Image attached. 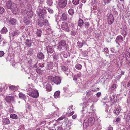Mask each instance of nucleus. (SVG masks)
Masks as SVG:
<instances>
[{
  "label": "nucleus",
  "instance_id": "1",
  "mask_svg": "<svg viewBox=\"0 0 130 130\" xmlns=\"http://www.w3.org/2000/svg\"><path fill=\"white\" fill-rule=\"evenodd\" d=\"M95 122L94 118L93 117H90L88 119H85L83 123V127L84 129H86L89 125L91 126L94 124Z\"/></svg>",
  "mask_w": 130,
  "mask_h": 130
},
{
  "label": "nucleus",
  "instance_id": "2",
  "mask_svg": "<svg viewBox=\"0 0 130 130\" xmlns=\"http://www.w3.org/2000/svg\"><path fill=\"white\" fill-rule=\"evenodd\" d=\"M57 48L60 51L66 50L68 48V47H67L65 41L64 40L60 41L58 43Z\"/></svg>",
  "mask_w": 130,
  "mask_h": 130
},
{
  "label": "nucleus",
  "instance_id": "3",
  "mask_svg": "<svg viewBox=\"0 0 130 130\" xmlns=\"http://www.w3.org/2000/svg\"><path fill=\"white\" fill-rule=\"evenodd\" d=\"M27 90V91H29L28 94L30 96L35 98L38 97L39 93L37 90L32 89L31 88H30Z\"/></svg>",
  "mask_w": 130,
  "mask_h": 130
},
{
  "label": "nucleus",
  "instance_id": "4",
  "mask_svg": "<svg viewBox=\"0 0 130 130\" xmlns=\"http://www.w3.org/2000/svg\"><path fill=\"white\" fill-rule=\"evenodd\" d=\"M38 10V15L39 18H44L46 16L47 12L45 9L43 7H39L37 9Z\"/></svg>",
  "mask_w": 130,
  "mask_h": 130
},
{
  "label": "nucleus",
  "instance_id": "5",
  "mask_svg": "<svg viewBox=\"0 0 130 130\" xmlns=\"http://www.w3.org/2000/svg\"><path fill=\"white\" fill-rule=\"evenodd\" d=\"M38 20V24L40 27H42L44 24L46 26H49L48 20L46 19L44 20V18H39Z\"/></svg>",
  "mask_w": 130,
  "mask_h": 130
},
{
  "label": "nucleus",
  "instance_id": "6",
  "mask_svg": "<svg viewBox=\"0 0 130 130\" xmlns=\"http://www.w3.org/2000/svg\"><path fill=\"white\" fill-rule=\"evenodd\" d=\"M20 33L19 31L18 30H15L13 31L12 32H9V34L10 40H13L14 39V37L18 36L20 34Z\"/></svg>",
  "mask_w": 130,
  "mask_h": 130
},
{
  "label": "nucleus",
  "instance_id": "7",
  "mask_svg": "<svg viewBox=\"0 0 130 130\" xmlns=\"http://www.w3.org/2000/svg\"><path fill=\"white\" fill-rule=\"evenodd\" d=\"M67 4V0H59L58 5L59 7L62 8H64Z\"/></svg>",
  "mask_w": 130,
  "mask_h": 130
},
{
  "label": "nucleus",
  "instance_id": "8",
  "mask_svg": "<svg viewBox=\"0 0 130 130\" xmlns=\"http://www.w3.org/2000/svg\"><path fill=\"white\" fill-rule=\"evenodd\" d=\"M10 9L14 14L17 13L19 11V9L17 8L16 4L14 3H13L12 6Z\"/></svg>",
  "mask_w": 130,
  "mask_h": 130
},
{
  "label": "nucleus",
  "instance_id": "9",
  "mask_svg": "<svg viewBox=\"0 0 130 130\" xmlns=\"http://www.w3.org/2000/svg\"><path fill=\"white\" fill-rule=\"evenodd\" d=\"M107 22L109 25L112 24L114 22V18L113 15L111 14H109L107 17Z\"/></svg>",
  "mask_w": 130,
  "mask_h": 130
},
{
  "label": "nucleus",
  "instance_id": "10",
  "mask_svg": "<svg viewBox=\"0 0 130 130\" xmlns=\"http://www.w3.org/2000/svg\"><path fill=\"white\" fill-rule=\"evenodd\" d=\"M68 24L64 22H63L61 24V28L62 30L66 31L69 32L70 31V29L68 27Z\"/></svg>",
  "mask_w": 130,
  "mask_h": 130
},
{
  "label": "nucleus",
  "instance_id": "11",
  "mask_svg": "<svg viewBox=\"0 0 130 130\" xmlns=\"http://www.w3.org/2000/svg\"><path fill=\"white\" fill-rule=\"evenodd\" d=\"M110 99V100L109 102L110 103V106H112L113 105L116 103V101L117 100V97L116 96V95L113 94L111 96Z\"/></svg>",
  "mask_w": 130,
  "mask_h": 130
},
{
  "label": "nucleus",
  "instance_id": "12",
  "mask_svg": "<svg viewBox=\"0 0 130 130\" xmlns=\"http://www.w3.org/2000/svg\"><path fill=\"white\" fill-rule=\"evenodd\" d=\"M5 100L8 103H10L14 101V97L12 96H7L5 98Z\"/></svg>",
  "mask_w": 130,
  "mask_h": 130
},
{
  "label": "nucleus",
  "instance_id": "13",
  "mask_svg": "<svg viewBox=\"0 0 130 130\" xmlns=\"http://www.w3.org/2000/svg\"><path fill=\"white\" fill-rule=\"evenodd\" d=\"M26 13L29 18H31L33 16V13L32 10L30 8H27L26 10Z\"/></svg>",
  "mask_w": 130,
  "mask_h": 130
},
{
  "label": "nucleus",
  "instance_id": "14",
  "mask_svg": "<svg viewBox=\"0 0 130 130\" xmlns=\"http://www.w3.org/2000/svg\"><path fill=\"white\" fill-rule=\"evenodd\" d=\"M54 46L48 45L46 46V49L47 50V53H49L50 54L53 53L55 52L54 47Z\"/></svg>",
  "mask_w": 130,
  "mask_h": 130
},
{
  "label": "nucleus",
  "instance_id": "15",
  "mask_svg": "<svg viewBox=\"0 0 130 130\" xmlns=\"http://www.w3.org/2000/svg\"><path fill=\"white\" fill-rule=\"evenodd\" d=\"M25 45L28 47H30L34 44L33 41L31 39H26L25 42Z\"/></svg>",
  "mask_w": 130,
  "mask_h": 130
},
{
  "label": "nucleus",
  "instance_id": "16",
  "mask_svg": "<svg viewBox=\"0 0 130 130\" xmlns=\"http://www.w3.org/2000/svg\"><path fill=\"white\" fill-rule=\"evenodd\" d=\"M62 78L58 76L54 77V82L57 85L60 84L61 83Z\"/></svg>",
  "mask_w": 130,
  "mask_h": 130
},
{
  "label": "nucleus",
  "instance_id": "17",
  "mask_svg": "<svg viewBox=\"0 0 130 130\" xmlns=\"http://www.w3.org/2000/svg\"><path fill=\"white\" fill-rule=\"evenodd\" d=\"M45 55L41 52H38L37 53V57L39 60H43L45 58Z\"/></svg>",
  "mask_w": 130,
  "mask_h": 130
},
{
  "label": "nucleus",
  "instance_id": "18",
  "mask_svg": "<svg viewBox=\"0 0 130 130\" xmlns=\"http://www.w3.org/2000/svg\"><path fill=\"white\" fill-rule=\"evenodd\" d=\"M124 39L123 37L120 35L117 37L115 41L116 43L119 44V43L122 41H123Z\"/></svg>",
  "mask_w": 130,
  "mask_h": 130
},
{
  "label": "nucleus",
  "instance_id": "19",
  "mask_svg": "<svg viewBox=\"0 0 130 130\" xmlns=\"http://www.w3.org/2000/svg\"><path fill=\"white\" fill-rule=\"evenodd\" d=\"M98 4L96 0H92V6L94 10H96L97 8Z\"/></svg>",
  "mask_w": 130,
  "mask_h": 130
},
{
  "label": "nucleus",
  "instance_id": "20",
  "mask_svg": "<svg viewBox=\"0 0 130 130\" xmlns=\"http://www.w3.org/2000/svg\"><path fill=\"white\" fill-rule=\"evenodd\" d=\"M28 17H24L23 18L24 23L27 25H29L30 24V19Z\"/></svg>",
  "mask_w": 130,
  "mask_h": 130
},
{
  "label": "nucleus",
  "instance_id": "21",
  "mask_svg": "<svg viewBox=\"0 0 130 130\" xmlns=\"http://www.w3.org/2000/svg\"><path fill=\"white\" fill-rule=\"evenodd\" d=\"M16 20L13 18H10L8 20V22L12 25H15L16 24Z\"/></svg>",
  "mask_w": 130,
  "mask_h": 130
},
{
  "label": "nucleus",
  "instance_id": "22",
  "mask_svg": "<svg viewBox=\"0 0 130 130\" xmlns=\"http://www.w3.org/2000/svg\"><path fill=\"white\" fill-rule=\"evenodd\" d=\"M68 15L67 13H63L62 15L61 19L63 21H66L67 20V17Z\"/></svg>",
  "mask_w": 130,
  "mask_h": 130
},
{
  "label": "nucleus",
  "instance_id": "23",
  "mask_svg": "<svg viewBox=\"0 0 130 130\" xmlns=\"http://www.w3.org/2000/svg\"><path fill=\"white\" fill-rule=\"evenodd\" d=\"M2 122L4 125H8L10 123L9 119L7 118H3L2 120Z\"/></svg>",
  "mask_w": 130,
  "mask_h": 130
},
{
  "label": "nucleus",
  "instance_id": "24",
  "mask_svg": "<svg viewBox=\"0 0 130 130\" xmlns=\"http://www.w3.org/2000/svg\"><path fill=\"white\" fill-rule=\"evenodd\" d=\"M13 4L11 1L10 0L7 1L6 4L7 8L8 9H11Z\"/></svg>",
  "mask_w": 130,
  "mask_h": 130
},
{
  "label": "nucleus",
  "instance_id": "25",
  "mask_svg": "<svg viewBox=\"0 0 130 130\" xmlns=\"http://www.w3.org/2000/svg\"><path fill=\"white\" fill-rule=\"evenodd\" d=\"M54 61H57L59 58L58 55L56 53H54L52 55Z\"/></svg>",
  "mask_w": 130,
  "mask_h": 130
},
{
  "label": "nucleus",
  "instance_id": "26",
  "mask_svg": "<svg viewBox=\"0 0 130 130\" xmlns=\"http://www.w3.org/2000/svg\"><path fill=\"white\" fill-rule=\"evenodd\" d=\"M42 31L40 29H37L36 31V35L39 37L41 36Z\"/></svg>",
  "mask_w": 130,
  "mask_h": 130
},
{
  "label": "nucleus",
  "instance_id": "27",
  "mask_svg": "<svg viewBox=\"0 0 130 130\" xmlns=\"http://www.w3.org/2000/svg\"><path fill=\"white\" fill-rule=\"evenodd\" d=\"M61 68L62 70L63 71H64L66 73H67L66 72H69V69L68 66H61Z\"/></svg>",
  "mask_w": 130,
  "mask_h": 130
},
{
  "label": "nucleus",
  "instance_id": "28",
  "mask_svg": "<svg viewBox=\"0 0 130 130\" xmlns=\"http://www.w3.org/2000/svg\"><path fill=\"white\" fill-rule=\"evenodd\" d=\"M90 25V23L89 22H84V26H85V28L87 30V32H88L89 30L90 29V28L88 29Z\"/></svg>",
  "mask_w": 130,
  "mask_h": 130
},
{
  "label": "nucleus",
  "instance_id": "29",
  "mask_svg": "<svg viewBox=\"0 0 130 130\" xmlns=\"http://www.w3.org/2000/svg\"><path fill=\"white\" fill-rule=\"evenodd\" d=\"M62 56L63 57L67 58L70 56V53L68 51H65L63 53Z\"/></svg>",
  "mask_w": 130,
  "mask_h": 130
},
{
  "label": "nucleus",
  "instance_id": "30",
  "mask_svg": "<svg viewBox=\"0 0 130 130\" xmlns=\"http://www.w3.org/2000/svg\"><path fill=\"white\" fill-rule=\"evenodd\" d=\"M46 88L47 91L50 92L51 91L52 89V87L51 85L48 83H47L46 85Z\"/></svg>",
  "mask_w": 130,
  "mask_h": 130
},
{
  "label": "nucleus",
  "instance_id": "31",
  "mask_svg": "<svg viewBox=\"0 0 130 130\" xmlns=\"http://www.w3.org/2000/svg\"><path fill=\"white\" fill-rule=\"evenodd\" d=\"M47 69L49 70L52 69L53 68V63L52 62H47Z\"/></svg>",
  "mask_w": 130,
  "mask_h": 130
},
{
  "label": "nucleus",
  "instance_id": "32",
  "mask_svg": "<svg viewBox=\"0 0 130 130\" xmlns=\"http://www.w3.org/2000/svg\"><path fill=\"white\" fill-rule=\"evenodd\" d=\"M84 21L81 18H79V19L78 22L77 24L78 26L79 27H81L83 25Z\"/></svg>",
  "mask_w": 130,
  "mask_h": 130
},
{
  "label": "nucleus",
  "instance_id": "33",
  "mask_svg": "<svg viewBox=\"0 0 130 130\" xmlns=\"http://www.w3.org/2000/svg\"><path fill=\"white\" fill-rule=\"evenodd\" d=\"M9 89L10 90L13 91H15L17 90V87L15 86L12 85L9 86Z\"/></svg>",
  "mask_w": 130,
  "mask_h": 130
},
{
  "label": "nucleus",
  "instance_id": "34",
  "mask_svg": "<svg viewBox=\"0 0 130 130\" xmlns=\"http://www.w3.org/2000/svg\"><path fill=\"white\" fill-rule=\"evenodd\" d=\"M19 97L21 99H23L24 100H26V97L25 95L22 93H20L19 94Z\"/></svg>",
  "mask_w": 130,
  "mask_h": 130
},
{
  "label": "nucleus",
  "instance_id": "35",
  "mask_svg": "<svg viewBox=\"0 0 130 130\" xmlns=\"http://www.w3.org/2000/svg\"><path fill=\"white\" fill-rule=\"evenodd\" d=\"M60 92V91H56L54 95V96L56 98H58L59 97Z\"/></svg>",
  "mask_w": 130,
  "mask_h": 130
},
{
  "label": "nucleus",
  "instance_id": "36",
  "mask_svg": "<svg viewBox=\"0 0 130 130\" xmlns=\"http://www.w3.org/2000/svg\"><path fill=\"white\" fill-rule=\"evenodd\" d=\"M127 34V32L126 30V27L124 26L123 28V35L125 37L126 36Z\"/></svg>",
  "mask_w": 130,
  "mask_h": 130
},
{
  "label": "nucleus",
  "instance_id": "37",
  "mask_svg": "<svg viewBox=\"0 0 130 130\" xmlns=\"http://www.w3.org/2000/svg\"><path fill=\"white\" fill-rule=\"evenodd\" d=\"M0 32L2 34H5L7 32L8 30L6 27H4L2 28Z\"/></svg>",
  "mask_w": 130,
  "mask_h": 130
},
{
  "label": "nucleus",
  "instance_id": "38",
  "mask_svg": "<svg viewBox=\"0 0 130 130\" xmlns=\"http://www.w3.org/2000/svg\"><path fill=\"white\" fill-rule=\"evenodd\" d=\"M10 117L12 119H17L18 118L17 115L15 114H11L10 116Z\"/></svg>",
  "mask_w": 130,
  "mask_h": 130
},
{
  "label": "nucleus",
  "instance_id": "39",
  "mask_svg": "<svg viewBox=\"0 0 130 130\" xmlns=\"http://www.w3.org/2000/svg\"><path fill=\"white\" fill-rule=\"evenodd\" d=\"M120 110V108H116L114 110V113L115 114L118 115L119 114Z\"/></svg>",
  "mask_w": 130,
  "mask_h": 130
},
{
  "label": "nucleus",
  "instance_id": "40",
  "mask_svg": "<svg viewBox=\"0 0 130 130\" xmlns=\"http://www.w3.org/2000/svg\"><path fill=\"white\" fill-rule=\"evenodd\" d=\"M68 12L69 14L71 16H72L74 13V10L71 8L69 10Z\"/></svg>",
  "mask_w": 130,
  "mask_h": 130
},
{
  "label": "nucleus",
  "instance_id": "41",
  "mask_svg": "<svg viewBox=\"0 0 130 130\" xmlns=\"http://www.w3.org/2000/svg\"><path fill=\"white\" fill-rule=\"evenodd\" d=\"M126 123H128L130 120V112H129L125 118Z\"/></svg>",
  "mask_w": 130,
  "mask_h": 130
},
{
  "label": "nucleus",
  "instance_id": "42",
  "mask_svg": "<svg viewBox=\"0 0 130 130\" xmlns=\"http://www.w3.org/2000/svg\"><path fill=\"white\" fill-rule=\"evenodd\" d=\"M75 67L77 69L80 70L82 69V66L79 63H77L76 64Z\"/></svg>",
  "mask_w": 130,
  "mask_h": 130
},
{
  "label": "nucleus",
  "instance_id": "43",
  "mask_svg": "<svg viewBox=\"0 0 130 130\" xmlns=\"http://www.w3.org/2000/svg\"><path fill=\"white\" fill-rule=\"evenodd\" d=\"M73 123V120L72 119H69L68 120L67 123H66V125L67 126L68 125H71Z\"/></svg>",
  "mask_w": 130,
  "mask_h": 130
},
{
  "label": "nucleus",
  "instance_id": "44",
  "mask_svg": "<svg viewBox=\"0 0 130 130\" xmlns=\"http://www.w3.org/2000/svg\"><path fill=\"white\" fill-rule=\"evenodd\" d=\"M117 86L115 84H114L112 85L110 87V89L111 90L113 91L115 90Z\"/></svg>",
  "mask_w": 130,
  "mask_h": 130
},
{
  "label": "nucleus",
  "instance_id": "45",
  "mask_svg": "<svg viewBox=\"0 0 130 130\" xmlns=\"http://www.w3.org/2000/svg\"><path fill=\"white\" fill-rule=\"evenodd\" d=\"M47 4L50 6H52L53 1L52 0H48L46 1Z\"/></svg>",
  "mask_w": 130,
  "mask_h": 130
},
{
  "label": "nucleus",
  "instance_id": "46",
  "mask_svg": "<svg viewBox=\"0 0 130 130\" xmlns=\"http://www.w3.org/2000/svg\"><path fill=\"white\" fill-rule=\"evenodd\" d=\"M77 45L78 48H81L83 46V43L79 41H78L77 43Z\"/></svg>",
  "mask_w": 130,
  "mask_h": 130
},
{
  "label": "nucleus",
  "instance_id": "47",
  "mask_svg": "<svg viewBox=\"0 0 130 130\" xmlns=\"http://www.w3.org/2000/svg\"><path fill=\"white\" fill-rule=\"evenodd\" d=\"M79 0H73L72 2L73 4L76 5L79 3Z\"/></svg>",
  "mask_w": 130,
  "mask_h": 130
},
{
  "label": "nucleus",
  "instance_id": "48",
  "mask_svg": "<svg viewBox=\"0 0 130 130\" xmlns=\"http://www.w3.org/2000/svg\"><path fill=\"white\" fill-rule=\"evenodd\" d=\"M81 54L84 57H86V56H87V53L86 51H82L81 52Z\"/></svg>",
  "mask_w": 130,
  "mask_h": 130
},
{
  "label": "nucleus",
  "instance_id": "49",
  "mask_svg": "<svg viewBox=\"0 0 130 130\" xmlns=\"http://www.w3.org/2000/svg\"><path fill=\"white\" fill-rule=\"evenodd\" d=\"M5 9L2 7L0 6V13L3 14L5 12Z\"/></svg>",
  "mask_w": 130,
  "mask_h": 130
},
{
  "label": "nucleus",
  "instance_id": "50",
  "mask_svg": "<svg viewBox=\"0 0 130 130\" xmlns=\"http://www.w3.org/2000/svg\"><path fill=\"white\" fill-rule=\"evenodd\" d=\"M36 71L38 74H40L42 73V70L38 68H37L36 69Z\"/></svg>",
  "mask_w": 130,
  "mask_h": 130
},
{
  "label": "nucleus",
  "instance_id": "51",
  "mask_svg": "<svg viewBox=\"0 0 130 130\" xmlns=\"http://www.w3.org/2000/svg\"><path fill=\"white\" fill-rule=\"evenodd\" d=\"M54 77H53L52 76H49L48 77V79L52 82H54Z\"/></svg>",
  "mask_w": 130,
  "mask_h": 130
},
{
  "label": "nucleus",
  "instance_id": "52",
  "mask_svg": "<svg viewBox=\"0 0 130 130\" xmlns=\"http://www.w3.org/2000/svg\"><path fill=\"white\" fill-rule=\"evenodd\" d=\"M25 31L27 34L29 35L30 34V28H26Z\"/></svg>",
  "mask_w": 130,
  "mask_h": 130
},
{
  "label": "nucleus",
  "instance_id": "53",
  "mask_svg": "<svg viewBox=\"0 0 130 130\" xmlns=\"http://www.w3.org/2000/svg\"><path fill=\"white\" fill-rule=\"evenodd\" d=\"M13 107V106H12L11 108H10L8 110V111L10 113H13L14 111Z\"/></svg>",
  "mask_w": 130,
  "mask_h": 130
},
{
  "label": "nucleus",
  "instance_id": "54",
  "mask_svg": "<svg viewBox=\"0 0 130 130\" xmlns=\"http://www.w3.org/2000/svg\"><path fill=\"white\" fill-rule=\"evenodd\" d=\"M76 33L77 31L76 30L74 31H71V34L72 36H75L76 34Z\"/></svg>",
  "mask_w": 130,
  "mask_h": 130
},
{
  "label": "nucleus",
  "instance_id": "55",
  "mask_svg": "<svg viewBox=\"0 0 130 130\" xmlns=\"http://www.w3.org/2000/svg\"><path fill=\"white\" fill-rule=\"evenodd\" d=\"M45 63H40L39 64L38 66L40 68H42L44 66Z\"/></svg>",
  "mask_w": 130,
  "mask_h": 130
},
{
  "label": "nucleus",
  "instance_id": "56",
  "mask_svg": "<svg viewBox=\"0 0 130 130\" xmlns=\"http://www.w3.org/2000/svg\"><path fill=\"white\" fill-rule=\"evenodd\" d=\"M113 14L116 17L118 15V12L114 9L113 10Z\"/></svg>",
  "mask_w": 130,
  "mask_h": 130
},
{
  "label": "nucleus",
  "instance_id": "57",
  "mask_svg": "<svg viewBox=\"0 0 130 130\" xmlns=\"http://www.w3.org/2000/svg\"><path fill=\"white\" fill-rule=\"evenodd\" d=\"M65 117L64 116H62L59 118L58 119V121H59L62 120L63 119H65Z\"/></svg>",
  "mask_w": 130,
  "mask_h": 130
},
{
  "label": "nucleus",
  "instance_id": "58",
  "mask_svg": "<svg viewBox=\"0 0 130 130\" xmlns=\"http://www.w3.org/2000/svg\"><path fill=\"white\" fill-rule=\"evenodd\" d=\"M73 80L75 82L76 81L78 78V77H76V76L75 75H74L73 76Z\"/></svg>",
  "mask_w": 130,
  "mask_h": 130
},
{
  "label": "nucleus",
  "instance_id": "59",
  "mask_svg": "<svg viewBox=\"0 0 130 130\" xmlns=\"http://www.w3.org/2000/svg\"><path fill=\"white\" fill-rule=\"evenodd\" d=\"M5 54L4 52L2 51H0V57H2Z\"/></svg>",
  "mask_w": 130,
  "mask_h": 130
},
{
  "label": "nucleus",
  "instance_id": "60",
  "mask_svg": "<svg viewBox=\"0 0 130 130\" xmlns=\"http://www.w3.org/2000/svg\"><path fill=\"white\" fill-rule=\"evenodd\" d=\"M56 130H64L62 127L58 126L55 129Z\"/></svg>",
  "mask_w": 130,
  "mask_h": 130
},
{
  "label": "nucleus",
  "instance_id": "61",
  "mask_svg": "<svg viewBox=\"0 0 130 130\" xmlns=\"http://www.w3.org/2000/svg\"><path fill=\"white\" fill-rule=\"evenodd\" d=\"M26 107H27L28 109H29L30 111L31 110V106L29 104L27 103V104Z\"/></svg>",
  "mask_w": 130,
  "mask_h": 130
},
{
  "label": "nucleus",
  "instance_id": "62",
  "mask_svg": "<svg viewBox=\"0 0 130 130\" xmlns=\"http://www.w3.org/2000/svg\"><path fill=\"white\" fill-rule=\"evenodd\" d=\"M111 0H104V2L105 3L108 4L110 3Z\"/></svg>",
  "mask_w": 130,
  "mask_h": 130
},
{
  "label": "nucleus",
  "instance_id": "63",
  "mask_svg": "<svg viewBox=\"0 0 130 130\" xmlns=\"http://www.w3.org/2000/svg\"><path fill=\"white\" fill-rule=\"evenodd\" d=\"M69 120L68 118H65L64 119V122L65 123V125H66L67 123V122Z\"/></svg>",
  "mask_w": 130,
  "mask_h": 130
},
{
  "label": "nucleus",
  "instance_id": "64",
  "mask_svg": "<svg viewBox=\"0 0 130 130\" xmlns=\"http://www.w3.org/2000/svg\"><path fill=\"white\" fill-rule=\"evenodd\" d=\"M11 58V57L10 56H8L6 57V59L7 61H10Z\"/></svg>",
  "mask_w": 130,
  "mask_h": 130
}]
</instances>
